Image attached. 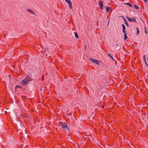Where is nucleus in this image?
<instances>
[{
  "instance_id": "f257e3e1",
  "label": "nucleus",
  "mask_w": 148,
  "mask_h": 148,
  "mask_svg": "<svg viewBox=\"0 0 148 148\" xmlns=\"http://www.w3.org/2000/svg\"><path fill=\"white\" fill-rule=\"evenodd\" d=\"M60 125L62 127L64 130H66V129H68L69 130L68 125L66 123L62 122H60Z\"/></svg>"
},
{
  "instance_id": "f03ea898",
  "label": "nucleus",
  "mask_w": 148,
  "mask_h": 148,
  "mask_svg": "<svg viewBox=\"0 0 148 148\" xmlns=\"http://www.w3.org/2000/svg\"><path fill=\"white\" fill-rule=\"evenodd\" d=\"M29 81L25 77L24 79L22 80L21 83L23 85H27L29 83Z\"/></svg>"
},
{
  "instance_id": "7ed1b4c3",
  "label": "nucleus",
  "mask_w": 148,
  "mask_h": 148,
  "mask_svg": "<svg viewBox=\"0 0 148 148\" xmlns=\"http://www.w3.org/2000/svg\"><path fill=\"white\" fill-rule=\"evenodd\" d=\"M90 61L91 62L95 63L99 66H100V64L99 63V60L93 58H90Z\"/></svg>"
},
{
  "instance_id": "20e7f679",
  "label": "nucleus",
  "mask_w": 148,
  "mask_h": 148,
  "mask_svg": "<svg viewBox=\"0 0 148 148\" xmlns=\"http://www.w3.org/2000/svg\"><path fill=\"white\" fill-rule=\"evenodd\" d=\"M98 2L99 3L100 8L101 10H103V1H100Z\"/></svg>"
},
{
  "instance_id": "39448f33",
  "label": "nucleus",
  "mask_w": 148,
  "mask_h": 148,
  "mask_svg": "<svg viewBox=\"0 0 148 148\" xmlns=\"http://www.w3.org/2000/svg\"><path fill=\"white\" fill-rule=\"evenodd\" d=\"M127 20L130 22L134 21L137 23L136 21V18L134 17H133L132 18H131L127 16Z\"/></svg>"
},
{
  "instance_id": "423d86ee",
  "label": "nucleus",
  "mask_w": 148,
  "mask_h": 148,
  "mask_svg": "<svg viewBox=\"0 0 148 148\" xmlns=\"http://www.w3.org/2000/svg\"><path fill=\"white\" fill-rule=\"evenodd\" d=\"M27 10L28 12H29L32 14L36 16V14L32 10L30 9H28Z\"/></svg>"
},
{
  "instance_id": "0eeeda50",
  "label": "nucleus",
  "mask_w": 148,
  "mask_h": 148,
  "mask_svg": "<svg viewBox=\"0 0 148 148\" xmlns=\"http://www.w3.org/2000/svg\"><path fill=\"white\" fill-rule=\"evenodd\" d=\"M26 78L28 80H29V82L31 81V78L29 75H27V76L26 77Z\"/></svg>"
},
{
  "instance_id": "6e6552de",
  "label": "nucleus",
  "mask_w": 148,
  "mask_h": 148,
  "mask_svg": "<svg viewBox=\"0 0 148 148\" xmlns=\"http://www.w3.org/2000/svg\"><path fill=\"white\" fill-rule=\"evenodd\" d=\"M110 8V7H109L108 6H106V12H107V13H108L109 12Z\"/></svg>"
},
{
  "instance_id": "1a4fd4ad",
  "label": "nucleus",
  "mask_w": 148,
  "mask_h": 148,
  "mask_svg": "<svg viewBox=\"0 0 148 148\" xmlns=\"http://www.w3.org/2000/svg\"><path fill=\"white\" fill-rule=\"evenodd\" d=\"M18 88H20L23 89V87H21V86H18V85H17L15 87V90H16Z\"/></svg>"
},
{
  "instance_id": "9d476101",
  "label": "nucleus",
  "mask_w": 148,
  "mask_h": 148,
  "mask_svg": "<svg viewBox=\"0 0 148 148\" xmlns=\"http://www.w3.org/2000/svg\"><path fill=\"white\" fill-rule=\"evenodd\" d=\"M75 36L76 38H78V36L77 33V32H75Z\"/></svg>"
},
{
  "instance_id": "9b49d317",
  "label": "nucleus",
  "mask_w": 148,
  "mask_h": 148,
  "mask_svg": "<svg viewBox=\"0 0 148 148\" xmlns=\"http://www.w3.org/2000/svg\"><path fill=\"white\" fill-rule=\"evenodd\" d=\"M136 28L137 29L136 35H138L139 33V29L138 27H136Z\"/></svg>"
},
{
  "instance_id": "f8f14e48",
  "label": "nucleus",
  "mask_w": 148,
  "mask_h": 148,
  "mask_svg": "<svg viewBox=\"0 0 148 148\" xmlns=\"http://www.w3.org/2000/svg\"><path fill=\"white\" fill-rule=\"evenodd\" d=\"M69 8L70 9H72V2L69 4Z\"/></svg>"
},
{
  "instance_id": "ddd939ff",
  "label": "nucleus",
  "mask_w": 148,
  "mask_h": 148,
  "mask_svg": "<svg viewBox=\"0 0 148 148\" xmlns=\"http://www.w3.org/2000/svg\"><path fill=\"white\" fill-rule=\"evenodd\" d=\"M126 4L129 5V6H130V7L131 8H133V6L130 3H126Z\"/></svg>"
},
{
  "instance_id": "4468645a",
  "label": "nucleus",
  "mask_w": 148,
  "mask_h": 148,
  "mask_svg": "<svg viewBox=\"0 0 148 148\" xmlns=\"http://www.w3.org/2000/svg\"><path fill=\"white\" fill-rule=\"evenodd\" d=\"M124 40H126L127 38V34H124Z\"/></svg>"
},
{
  "instance_id": "2eb2a0df",
  "label": "nucleus",
  "mask_w": 148,
  "mask_h": 148,
  "mask_svg": "<svg viewBox=\"0 0 148 148\" xmlns=\"http://www.w3.org/2000/svg\"><path fill=\"white\" fill-rule=\"evenodd\" d=\"M65 1L67 3H68V4H69V3H70L71 2V1H70V0H65Z\"/></svg>"
},
{
  "instance_id": "dca6fc26",
  "label": "nucleus",
  "mask_w": 148,
  "mask_h": 148,
  "mask_svg": "<svg viewBox=\"0 0 148 148\" xmlns=\"http://www.w3.org/2000/svg\"><path fill=\"white\" fill-rule=\"evenodd\" d=\"M108 55L114 61V60L113 57L110 54L108 53Z\"/></svg>"
},
{
  "instance_id": "f3484780",
  "label": "nucleus",
  "mask_w": 148,
  "mask_h": 148,
  "mask_svg": "<svg viewBox=\"0 0 148 148\" xmlns=\"http://www.w3.org/2000/svg\"><path fill=\"white\" fill-rule=\"evenodd\" d=\"M145 33L146 34H147V33H148V29L147 30L146 29V27L145 26Z\"/></svg>"
},
{
  "instance_id": "a211bd4d",
  "label": "nucleus",
  "mask_w": 148,
  "mask_h": 148,
  "mask_svg": "<svg viewBox=\"0 0 148 148\" xmlns=\"http://www.w3.org/2000/svg\"><path fill=\"white\" fill-rule=\"evenodd\" d=\"M134 7L136 9L138 10L139 8V7L136 5H134Z\"/></svg>"
},
{
  "instance_id": "6ab92c4d",
  "label": "nucleus",
  "mask_w": 148,
  "mask_h": 148,
  "mask_svg": "<svg viewBox=\"0 0 148 148\" xmlns=\"http://www.w3.org/2000/svg\"><path fill=\"white\" fill-rule=\"evenodd\" d=\"M146 56L145 55H144L143 57V59L144 60V61L145 62V63H146Z\"/></svg>"
},
{
  "instance_id": "aec40b11",
  "label": "nucleus",
  "mask_w": 148,
  "mask_h": 148,
  "mask_svg": "<svg viewBox=\"0 0 148 148\" xmlns=\"http://www.w3.org/2000/svg\"><path fill=\"white\" fill-rule=\"evenodd\" d=\"M125 24L127 26V27H128L129 26V24H128L127 21H125Z\"/></svg>"
},
{
  "instance_id": "412c9836",
  "label": "nucleus",
  "mask_w": 148,
  "mask_h": 148,
  "mask_svg": "<svg viewBox=\"0 0 148 148\" xmlns=\"http://www.w3.org/2000/svg\"><path fill=\"white\" fill-rule=\"evenodd\" d=\"M123 32L124 34H126L125 30H123Z\"/></svg>"
},
{
  "instance_id": "4be33fe9",
  "label": "nucleus",
  "mask_w": 148,
  "mask_h": 148,
  "mask_svg": "<svg viewBox=\"0 0 148 148\" xmlns=\"http://www.w3.org/2000/svg\"><path fill=\"white\" fill-rule=\"evenodd\" d=\"M124 27H123V30H125L126 29V27L125 26H124Z\"/></svg>"
},
{
  "instance_id": "5701e85b",
  "label": "nucleus",
  "mask_w": 148,
  "mask_h": 148,
  "mask_svg": "<svg viewBox=\"0 0 148 148\" xmlns=\"http://www.w3.org/2000/svg\"><path fill=\"white\" fill-rule=\"evenodd\" d=\"M123 19L125 21H125H127L126 20V19L125 18H124V17L123 16Z\"/></svg>"
},
{
  "instance_id": "b1692460",
  "label": "nucleus",
  "mask_w": 148,
  "mask_h": 148,
  "mask_svg": "<svg viewBox=\"0 0 148 148\" xmlns=\"http://www.w3.org/2000/svg\"><path fill=\"white\" fill-rule=\"evenodd\" d=\"M122 25L123 27H124V26H125V25L123 24H122Z\"/></svg>"
},
{
  "instance_id": "393cba45",
  "label": "nucleus",
  "mask_w": 148,
  "mask_h": 148,
  "mask_svg": "<svg viewBox=\"0 0 148 148\" xmlns=\"http://www.w3.org/2000/svg\"><path fill=\"white\" fill-rule=\"evenodd\" d=\"M102 108V109H103L104 108V106H103L102 107H101Z\"/></svg>"
},
{
  "instance_id": "a878e982",
  "label": "nucleus",
  "mask_w": 148,
  "mask_h": 148,
  "mask_svg": "<svg viewBox=\"0 0 148 148\" xmlns=\"http://www.w3.org/2000/svg\"><path fill=\"white\" fill-rule=\"evenodd\" d=\"M144 1L145 2H147V0H144Z\"/></svg>"
},
{
  "instance_id": "bb28decb",
  "label": "nucleus",
  "mask_w": 148,
  "mask_h": 148,
  "mask_svg": "<svg viewBox=\"0 0 148 148\" xmlns=\"http://www.w3.org/2000/svg\"><path fill=\"white\" fill-rule=\"evenodd\" d=\"M8 77H11V76H10V75H8Z\"/></svg>"
},
{
  "instance_id": "cd10ccee",
  "label": "nucleus",
  "mask_w": 148,
  "mask_h": 148,
  "mask_svg": "<svg viewBox=\"0 0 148 148\" xmlns=\"http://www.w3.org/2000/svg\"><path fill=\"white\" fill-rule=\"evenodd\" d=\"M86 45H85V49H86Z\"/></svg>"
}]
</instances>
